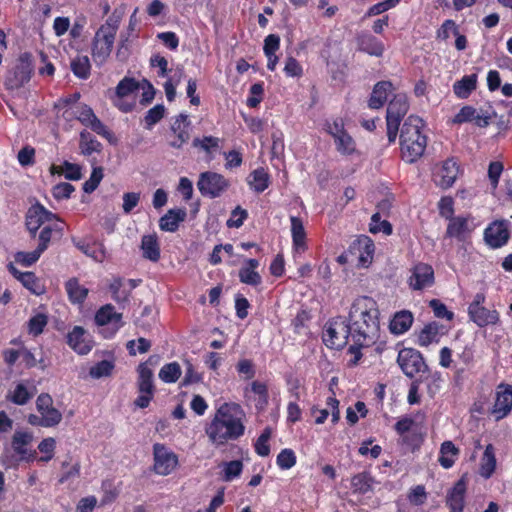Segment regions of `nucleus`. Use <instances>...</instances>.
<instances>
[{"label":"nucleus","mask_w":512,"mask_h":512,"mask_svg":"<svg viewBox=\"0 0 512 512\" xmlns=\"http://www.w3.org/2000/svg\"><path fill=\"white\" fill-rule=\"evenodd\" d=\"M349 324L343 326L361 344H375L380 333V311L377 302L370 296L357 297L349 311Z\"/></svg>","instance_id":"nucleus-1"},{"label":"nucleus","mask_w":512,"mask_h":512,"mask_svg":"<svg viewBox=\"0 0 512 512\" xmlns=\"http://www.w3.org/2000/svg\"><path fill=\"white\" fill-rule=\"evenodd\" d=\"M244 418L245 412L240 404L225 402L217 408L205 428V433L212 444L224 445L229 440H237L244 435Z\"/></svg>","instance_id":"nucleus-2"},{"label":"nucleus","mask_w":512,"mask_h":512,"mask_svg":"<svg viewBox=\"0 0 512 512\" xmlns=\"http://www.w3.org/2000/svg\"><path fill=\"white\" fill-rule=\"evenodd\" d=\"M156 90L144 77L125 76L109 94L114 107L122 113L136 109L137 99L142 107L148 106L154 99Z\"/></svg>","instance_id":"nucleus-3"},{"label":"nucleus","mask_w":512,"mask_h":512,"mask_svg":"<svg viewBox=\"0 0 512 512\" xmlns=\"http://www.w3.org/2000/svg\"><path fill=\"white\" fill-rule=\"evenodd\" d=\"M424 121L410 115L404 121L399 135L401 158L406 163H415L424 154L428 138L424 133Z\"/></svg>","instance_id":"nucleus-4"},{"label":"nucleus","mask_w":512,"mask_h":512,"mask_svg":"<svg viewBox=\"0 0 512 512\" xmlns=\"http://www.w3.org/2000/svg\"><path fill=\"white\" fill-rule=\"evenodd\" d=\"M121 19V12L115 10L95 32L92 57L97 65H102L110 56Z\"/></svg>","instance_id":"nucleus-5"},{"label":"nucleus","mask_w":512,"mask_h":512,"mask_svg":"<svg viewBox=\"0 0 512 512\" xmlns=\"http://www.w3.org/2000/svg\"><path fill=\"white\" fill-rule=\"evenodd\" d=\"M397 363L402 372L410 379L415 376L423 378L426 373H429V367L426 364L423 354L414 348H402L398 352Z\"/></svg>","instance_id":"nucleus-6"},{"label":"nucleus","mask_w":512,"mask_h":512,"mask_svg":"<svg viewBox=\"0 0 512 512\" xmlns=\"http://www.w3.org/2000/svg\"><path fill=\"white\" fill-rule=\"evenodd\" d=\"M409 109L407 98L404 94H397L389 102L386 112V128L389 144L396 141L401 120Z\"/></svg>","instance_id":"nucleus-7"},{"label":"nucleus","mask_w":512,"mask_h":512,"mask_svg":"<svg viewBox=\"0 0 512 512\" xmlns=\"http://www.w3.org/2000/svg\"><path fill=\"white\" fill-rule=\"evenodd\" d=\"M486 295L483 292L476 293L468 306L469 319L478 327L494 326L500 321L499 312L484 306Z\"/></svg>","instance_id":"nucleus-8"},{"label":"nucleus","mask_w":512,"mask_h":512,"mask_svg":"<svg viewBox=\"0 0 512 512\" xmlns=\"http://www.w3.org/2000/svg\"><path fill=\"white\" fill-rule=\"evenodd\" d=\"M95 323L101 327L100 333L104 338L110 339L123 327L122 314L116 312L112 304L100 307L95 314Z\"/></svg>","instance_id":"nucleus-9"},{"label":"nucleus","mask_w":512,"mask_h":512,"mask_svg":"<svg viewBox=\"0 0 512 512\" xmlns=\"http://www.w3.org/2000/svg\"><path fill=\"white\" fill-rule=\"evenodd\" d=\"M229 187L230 181L222 174L213 171L202 172L197 182L201 195L211 199L220 197Z\"/></svg>","instance_id":"nucleus-10"},{"label":"nucleus","mask_w":512,"mask_h":512,"mask_svg":"<svg viewBox=\"0 0 512 512\" xmlns=\"http://www.w3.org/2000/svg\"><path fill=\"white\" fill-rule=\"evenodd\" d=\"M153 361V357H151L148 362L142 363L138 367V392L139 396L135 399L134 404L139 408L148 407L152 396H153V372L149 368V364Z\"/></svg>","instance_id":"nucleus-11"},{"label":"nucleus","mask_w":512,"mask_h":512,"mask_svg":"<svg viewBox=\"0 0 512 512\" xmlns=\"http://www.w3.org/2000/svg\"><path fill=\"white\" fill-rule=\"evenodd\" d=\"M407 283L413 291H422L432 287L435 284L433 267L428 263L417 262L410 269Z\"/></svg>","instance_id":"nucleus-12"},{"label":"nucleus","mask_w":512,"mask_h":512,"mask_svg":"<svg viewBox=\"0 0 512 512\" xmlns=\"http://www.w3.org/2000/svg\"><path fill=\"white\" fill-rule=\"evenodd\" d=\"M54 221H59L57 215L48 211L40 203L32 205L26 213V227L33 236H35L41 226Z\"/></svg>","instance_id":"nucleus-13"},{"label":"nucleus","mask_w":512,"mask_h":512,"mask_svg":"<svg viewBox=\"0 0 512 512\" xmlns=\"http://www.w3.org/2000/svg\"><path fill=\"white\" fill-rule=\"evenodd\" d=\"M510 231L506 220H495L484 230V240L492 249L505 246L510 239Z\"/></svg>","instance_id":"nucleus-14"},{"label":"nucleus","mask_w":512,"mask_h":512,"mask_svg":"<svg viewBox=\"0 0 512 512\" xmlns=\"http://www.w3.org/2000/svg\"><path fill=\"white\" fill-rule=\"evenodd\" d=\"M512 410V385L500 383L496 387L492 414L496 420L505 418Z\"/></svg>","instance_id":"nucleus-15"},{"label":"nucleus","mask_w":512,"mask_h":512,"mask_svg":"<svg viewBox=\"0 0 512 512\" xmlns=\"http://www.w3.org/2000/svg\"><path fill=\"white\" fill-rule=\"evenodd\" d=\"M460 172V166L454 158L442 162L441 167L434 174L435 184L443 190L449 189L455 183Z\"/></svg>","instance_id":"nucleus-16"},{"label":"nucleus","mask_w":512,"mask_h":512,"mask_svg":"<svg viewBox=\"0 0 512 512\" xmlns=\"http://www.w3.org/2000/svg\"><path fill=\"white\" fill-rule=\"evenodd\" d=\"M375 245L373 241L363 236L354 240L349 246V252L357 258L358 267H368L371 264L374 255Z\"/></svg>","instance_id":"nucleus-17"},{"label":"nucleus","mask_w":512,"mask_h":512,"mask_svg":"<svg viewBox=\"0 0 512 512\" xmlns=\"http://www.w3.org/2000/svg\"><path fill=\"white\" fill-rule=\"evenodd\" d=\"M67 344L77 354H88L94 345L90 334L81 326H75L72 331L67 334Z\"/></svg>","instance_id":"nucleus-18"},{"label":"nucleus","mask_w":512,"mask_h":512,"mask_svg":"<svg viewBox=\"0 0 512 512\" xmlns=\"http://www.w3.org/2000/svg\"><path fill=\"white\" fill-rule=\"evenodd\" d=\"M33 441V434L29 431L16 430L12 436L11 447L21 460L31 461L35 459L36 452L29 446Z\"/></svg>","instance_id":"nucleus-19"},{"label":"nucleus","mask_w":512,"mask_h":512,"mask_svg":"<svg viewBox=\"0 0 512 512\" xmlns=\"http://www.w3.org/2000/svg\"><path fill=\"white\" fill-rule=\"evenodd\" d=\"M466 492L467 482L464 477H461L447 492L445 502L449 512L464 511Z\"/></svg>","instance_id":"nucleus-20"},{"label":"nucleus","mask_w":512,"mask_h":512,"mask_svg":"<svg viewBox=\"0 0 512 512\" xmlns=\"http://www.w3.org/2000/svg\"><path fill=\"white\" fill-rule=\"evenodd\" d=\"M357 50L371 56L381 57L385 51L384 43L369 32L357 33L355 37Z\"/></svg>","instance_id":"nucleus-21"},{"label":"nucleus","mask_w":512,"mask_h":512,"mask_svg":"<svg viewBox=\"0 0 512 512\" xmlns=\"http://www.w3.org/2000/svg\"><path fill=\"white\" fill-rule=\"evenodd\" d=\"M73 113L83 125L90 127L97 134L101 136H107L110 134L106 126L98 119L89 106H76Z\"/></svg>","instance_id":"nucleus-22"},{"label":"nucleus","mask_w":512,"mask_h":512,"mask_svg":"<svg viewBox=\"0 0 512 512\" xmlns=\"http://www.w3.org/2000/svg\"><path fill=\"white\" fill-rule=\"evenodd\" d=\"M39 415L30 414L27 418L29 424L40 427H55L62 420V413L56 409L53 405L49 406L45 410H39Z\"/></svg>","instance_id":"nucleus-23"},{"label":"nucleus","mask_w":512,"mask_h":512,"mask_svg":"<svg viewBox=\"0 0 512 512\" xmlns=\"http://www.w3.org/2000/svg\"><path fill=\"white\" fill-rule=\"evenodd\" d=\"M469 220L468 216H455L448 220L445 237L464 241L472 231V228L469 226Z\"/></svg>","instance_id":"nucleus-24"},{"label":"nucleus","mask_w":512,"mask_h":512,"mask_svg":"<svg viewBox=\"0 0 512 512\" xmlns=\"http://www.w3.org/2000/svg\"><path fill=\"white\" fill-rule=\"evenodd\" d=\"M291 236H292V249L294 253H304L307 249V236L300 217L291 216Z\"/></svg>","instance_id":"nucleus-25"},{"label":"nucleus","mask_w":512,"mask_h":512,"mask_svg":"<svg viewBox=\"0 0 512 512\" xmlns=\"http://www.w3.org/2000/svg\"><path fill=\"white\" fill-rule=\"evenodd\" d=\"M260 263L257 259L250 258L239 270V280L241 283L251 286H258L262 282L261 275L256 271Z\"/></svg>","instance_id":"nucleus-26"},{"label":"nucleus","mask_w":512,"mask_h":512,"mask_svg":"<svg viewBox=\"0 0 512 512\" xmlns=\"http://www.w3.org/2000/svg\"><path fill=\"white\" fill-rule=\"evenodd\" d=\"M392 89L393 85L390 81L377 82L374 85L371 96L368 100V107L370 109H380L383 107Z\"/></svg>","instance_id":"nucleus-27"},{"label":"nucleus","mask_w":512,"mask_h":512,"mask_svg":"<svg viewBox=\"0 0 512 512\" xmlns=\"http://www.w3.org/2000/svg\"><path fill=\"white\" fill-rule=\"evenodd\" d=\"M189 125L188 116L180 114L177 116L171 126V130L175 135V139L171 141V145L180 148L189 139Z\"/></svg>","instance_id":"nucleus-28"},{"label":"nucleus","mask_w":512,"mask_h":512,"mask_svg":"<svg viewBox=\"0 0 512 512\" xmlns=\"http://www.w3.org/2000/svg\"><path fill=\"white\" fill-rule=\"evenodd\" d=\"M9 272L19 280L22 285L34 294H41L43 292L39 281L33 272H21L12 263L8 264Z\"/></svg>","instance_id":"nucleus-29"},{"label":"nucleus","mask_w":512,"mask_h":512,"mask_svg":"<svg viewBox=\"0 0 512 512\" xmlns=\"http://www.w3.org/2000/svg\"><path fill=\"white\" fill-rule=\"evenodd\" d=\"M413 321L414 317L410 311L396 312L389 324L390 331L395 335L404 334L411 328Z\"/></svg>","instance_id":"nucleus-30"},{"label":"nucleus","mask_w":512,"mask_h":512,"mask_svg":"<svg viewBox=\"0 0 512 512\" xmlns=\"http://www.w3.org/2000/svg\"><path fill=\"white\" fill-rule=\"evenodd\" d=\"M75 246L86 256L94 261L102 263L106 259V250L102 243L86 242L83 240H73Z\"/></svg>","instance_id":"nucleus-31"},{"label":"nucleus","mask_w":512,"mask_h":512,"mask_svg":"<svg viewBox=\"0 0 512 512\" xmlns=\"http://www.w3.org/2000/svg\"><path fill=\"white\" fill-rule=\"evenodd\" d=\"M187 217L186 208L170 209L162 216V231L175 232Z\"/></svg>","instance_id":"nucleus-32"},{"label":"nucleus","mask_w":512,"mask_h":512,"mask_svg":"<svg viewBox=\"0 0 512 512\" xmlns=\"http://www.w3.org/2000/svg\"><path fill=\"white\" fill-rule=\"evenodd\" d=\"M475 121V123L479 127H485L489 124V117L485 116L482 117L477 114V111L474 107L470 105L463 106L459 112L454 116L453 123L462 124L466 122H472Z\"/></svg>","instance_id":"nucleus-33"},{"label":"nucleus","mask_w":512,"mask_h":512,"mask_svg":"<svg viewBox=\"0 0 512 512\" xmlns=\"http://www.w3.org/2000/svg\"><path fill=\"white\" fill-rule=\"evenodd\" d=\"M477 88V75H464L453 84V92L459 99H467Z\"/></svg>","instance_id":"nucleus-34"},{"label":"nucleus","mask_w":512,"mask_h":512,"mask_svg":"<svg viewBox=\"0 0 512 512\" xmlns=\"http://www.w3.org/2000/svg\"><path fill=\"white\" fill-rule=\"evenodd\" d=\"M460 450L450 441H444L441 444L438 462L444 469H450L456 462Z\"/></svg>","instance_id":"nucleus-35"},{"label":"nucleus","mask_w":512,"mask_h":512,"mask_svg":"<svg viewBox=\"0 0 512 512\" xmlns=\"http://www.w3.org/2000/svg\"><path fill=\"white\" fill-rule=\"evenodd\" d=\"M496 464L497 460L495 456L494 446L492 444H488L485 447V450L480 461V475L485 479H489L495 472Z\"/></svg>","instance_id":"nucleus-36"},{"label":"nucleus","mask_w":512,"mask_h":512,"mask_svg":"<svg viewBox=\"0 0 512 512\" xmlns=\"http://www.w3.org/2000/svg\"><path fill=\"white\" fill-rule=\"evenodd\" d=\"M30 78V71L24 66H18L7 74L5 86L7 89L15 90L29 82Z\"/></svg>","instance_id":"nucleus-37"},{"label":"nucleus","mask_w":512,"mask_h":512,"mask_svg":"<svg viewBox=\"0 0 512 512\" xmlns=\"http://www.w3.org/2000/svg\"><path fill=\"white\" fill-rule=\"evenodd\" d=\"M374 478L367 471L355 474L351 478V489L354 494L364 495L372 490Z\"/></svg>","instance_id":"nucleus-38"},{"label":"nucleus","mask_w":512,"mask_h":512,"mask_svg":"<svg viewBox=\"0 0 512 512\" xmlns=\"http://www.w3.org/2000/svg\"><path fill=\"white\" fill-rule=\"evenodd\" d=\"M341 325V332L337 330V327L329 326L324 334V341L327 346L331 348L340 349L346 345L347 340L350 336V332H344Z\"/></svg>","instance_id":"nucleus-39"},{"label":"nucleus","mask_w":512,"mask_h":512,"mask_svg":"<svg viewBox=\"0 0 512 512\" xmlns=\"http://www.w3.org/2000/svg\"><path fill=\"white\" fill-rule=\"evenodd\" d=\"M69 300L74 304H82L87 298L89 290L79 283L77 278H70L65 283Z\"/></svg>","instance_id":"nucleus-40"},{"label":"nucleus","mask_w":512,"mask_h":512,"mask_svg":"<svg viewBox=\"0 0 512 512\" xmlns=\"http://www.w3.org/2000/svg\"><path fill=\"white\" fill-rule=\"evenodd\" d=\"M248 181L250 188L256 193L264 192L270 185V176L267 171L260 167L253 170Z\"/></svg>","instance_id":"nucleus-41"},{"label":"nucleus","mask_w":512,"mask_h":512,"mask_svg":"<svg viewBox=\"0 0 512 512\" xmlns=\"http://www.w3.org/2000/svg\"><path fill=\"white\" fill-rule=\"evenodd\" d=\"M35 387H28L24 383H18L9 393V400L16 405H25L34 396Z\"/></svg>","instance_id":"nucleus-42"},{"label":"nucleus","mask_w":512,"mask_h":512,"mask_svg":"<svg viewBox=\"0 0 512 512\" xmlns=\"http://www.w3.org/2000/svg\"><path fill=\"white\" fill-rule=\"evenodd\" d=\"M439 341V324L430 322L426 324L418 334L417 343L421 347H427Z\"/></svg>","instance_id":"nucleus-43"},{"label":"nucleus","mask_w":512,"mask_h":512,"mask_svg":"<svg viewBox=\"0 0 512 512\" xmlns=\"http://www.w3.org/2000/svg\"><path fill=\"white\" fill-rule=\"evenodd\" d=\"M141 250L143 256L151 261H157L160 257L157 235H145L142 238Z\"/></svg>","instance_id":"nucleus-44"},{"label":"nucleus","mask_w":512,"mask_h":512,"mask_svg":"<svg viewBox=\"0 0 512 512\" xmlns=\"http://www.w3.org/2000/svg\"><path fill=\"white\" fill-rule=\"evenodd\" d=\"M71 70L74 75L80 79H87L90 76L91 64L86 55H77L71 61Z\"/></svg>","instance_id":"nucleus-45"},{"label":"nucleus","mask_w":512,"mask_h":512,"mask_svg":"<svg viewBox=\"0 0 512 512\" xmlns=\"http://www.w3.org/2000/svg\"><path fill=\"white\" fill-rule=\"evenodd\" d=\"M336 150L342 155H352L356 150V143L352 136L346 131L334 137Z\"/></svg>","instance_id":"nucleus-46"},{"label":"nucleus","mask_w":512,"mask_h":512,"mask_svg":"<svg viewBox=\"0 0 512 512\" xmlns=\"http://www.w3.org/2000/svg\"><path fill=\"white\" fill-rule=\"evenodd\" d=\"M109 289L112 293V298L119 304L125 303L129 298V290L126 289V284L120 278H115Z\"/></svg>","instance_id":"nucleus-47"},{"label":"nucleus","mask_w":512,"mask_h":512,"mask_svg":"<svg viewBox=\"0 0 512 512\" xmlns=\"http://www.w3.org/2000/svg\"><path fill=\"white\" fill-rule=\"evenodd\" d=\"M193 146L203 150L206 154H212L220 148V139L214 136H204L202 138H195Z\"/></svg>","instance_id":"nucleus-48"},{"label":"nucleus","mask_w":512,"mask_h":512,"mask_svg":"<svg viewBox=\"0 0 512 512\" xmlns=\"http://www.w3.org/2000/svg\"><path fill=\"white\" fill-rule=\"evenodd\" d=\"M271 434V428L266 427L254 443L255 452L261 457H266L270 454L269 440L271 438Z\"/></svg>","instance_id":"nucleus-49"},{"label":"nucleus","mask_w":512,"mask_h":512,"mask_svg":"<svg viewBox=\"0 0 512 512\" xmlns=\"http://www.w3.org/2000/svg\"><path fill=\"white\" fill-rule=\"evenodd\" d=\"M264 97V83L259 81L251 85L249 89V96L246 100V105L249 108H256L263 101Z\"/></svg>","instance_id":"nucleus-50"},{"label":"nucleus","mask_w":512,"mask_h":512,"mask_svg":"<svg viewBox=\"0 0 512 512\" xmlns=\"http://www.w3.org/2000/svg\"><path fill=\"white\" fill-rule=\"evenodd\" d=\"M243 471V462L241 460H232L224 463L222 480L230 482L239 477Z\"/></svg>","instance_id":"nucleus-51"},{"label":"nucleus","mask_w":512,"mask_h":512,"mask_svg":"<svg viewBox=\"0 0 512 512\" xmlns=\"http://www.w3.org/2000/svg\"><path fill=\"white\" fill-rule=\"evenodd\" d=\"M58 221H54L50 224L45 225L39 234V244L37 248H39L42 252H44L49 245V242L52 237L53 231H61L62 228L57 224Z\"/></svg>","instance_id":"nucleus-52"},{"label":"nucleus","mask_w":512,"mask_h":512,"mask_svg":"<svg viewBox=\"0 0 512 512\" xmlns=\"http://www.w3.org/2000/svg\"><path fill=\"white\" fill-rule=\"evenodd\" d=\"M400 0H384L382 2H378L371 7L368 8V10L365 12L363 19H367L373 16L380 15L394 7H396L399 4Z\"/></svg>","instance_id":"nucleus-53"},{"label":"nucleus","mask_w":512,"mask_h":512,"mask_svg":"<svg viewBox=\"0 0 512 512\" xmlns=\"http://www.w3.org/2000/svg\"><path fill=\"white\" fill-rule=\"evenodd\" d=\"M276 464L282 470H288L296 464V455L292 449L285 448L276 457Z\"/></svg>","instance_id":"nucleus-54"},{"label":"nucleus","mask_w":512,"mask_h":512,"mask_svg":"<svg viewBox=\"0 0 512 512\" xmlns=\"http://www.w3.org/2000/svg\"><path fill=\"white\" fill-rule=\"evenodd\" d=\"M311 320V314L306 309H300L294 319L292 320L291 326L296 334H302L304 329L308 328V323Z\"/></svg>","instance_id":"nucleus-55"},{"label":"nucleus","mask_w":512,"mask_h":512,"mask_svg":"<svg viewBox=\"0 0 512 512\" xmlns=\"http://www.w3.org/2000/svg\"><path fill=\"white\" fill-rule=\"evenodd\" d=\"M114 369V364L108 360H102L92 366L89 370V374L94 379L109 376Z\"/></svg>","instance_id":"nucleus-56"},{"label":"nucleus","mask_w":512,"mask_h":512,"mask_svg":"<svg viewBox=\"0 0 512 512\" xmlns=\"http://www.w3.org/2000/svg\"><path fill=\"white\" fill-rule=\"evenodd\" d=\"M410 504L414 506H421L427 500V492L424 485H416L410 489L407 495Z\"/></svg>","instance_id":"nucleus-57"},{"label":"nucleus","mask_w":512,"mask_h":512,"mask_svg":"<svg viewBox=\"0 0 512 512\" xmlns=\"http://www.w3.org/2000/svg\"><path fill=\"white\" fill-rule=\"evenodd\" d=\"M55 447L56 441L54 438L48 437L43 439L38 445V450L43 454L39 460L42 462L50 461L54 457Z\"/></svg>","instance_id":"nucleus-58"},{"label":"nucleus","mask_w":512,"mask_h":512,"mask_svg":"<svg viewBox=\"0 0 512 512\" xmlns=\"http://www.w3.org/2000/svg\"><path fill=\"white\" fill-rule=\"evenodd\" d=\"M180 376L181 368L177 362L168 363L162 367V381L174 383Z\"/></svg>","instance_id":"nucleus-59"},{"label":"nucleus","mask_w":512,"mask_h":512,"mask_svg":"<svg viewBox=\"0 0 512 512\" xmlns=\"http://www.w3.org/2000/svg\"><path fill=\"white\" fill-rule=\"evenodd\" d=\"M47 325V317L42 313H38L28 321V331L33 336L40 335Z\"/></svg>","instance_id":"nucleus-60"},{"label":"nucleus","mask_w":512,"mask_h":512,"mask_svg":"<svg viewBox=\"0 0 512 512\" xmlns=\"http://www.w3.org/2000/svg\"><path fill=\"white\" fill-rule=\"evenodd\" d=\"M80 137V148L83 154L91 155L93 152L99 150L100 143L95 138H93L89 133L82 132Z\"/></svg>","instance_id":"nucleus-61"},{"label":"nucleus","mask_w":512,"mask_h":512,"mask_svg":"<svg viewBox=\"0 0 512 512\" xmlns=\"http://www.w3.org/2000/svg\"><path fill=\"white\" fill-rule=\"evenodd\" d=\"M439 215L446 220L455 217L454 200L451 196H443L438 202Z\"/></svg>","instance_id":"nucleus-62"},{"label":"nucleus","mask_w":512,"mask_h":512,"mask_svg":"<svg viewBox=\"0 0 512 512\" xmlns=\"http://www.w3.org/2000/svg\"><path fill=\"white\" fill-rule=\"evenodd\" d=\"M42 253L43 252L39 248H36L32 252L20 251L15 254V261L25 267H29L37 262Z\"/></svg>","instance_id":"nucleus-63"},{"label":"nucleus","mask_w":512,"mask_h":512,"mask_svg":"<svg viewBox=\"0 0 512 512\" xmlns=\"http://www.w3.org/2000/svg\"><path fill=\"white\" fill-rule=\"evenodd\" d=\"M283 71L287 77L300 78L303 76L302 65L296 58H294L292 56H289L286 58Z\"/></svg>","instance_id":"nucleus-64"}]
</instances>
